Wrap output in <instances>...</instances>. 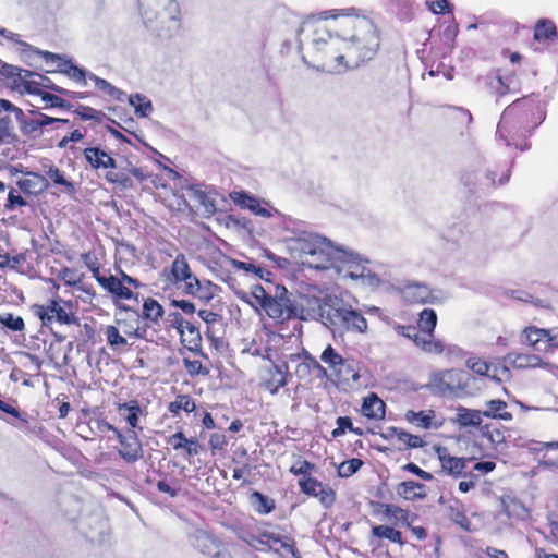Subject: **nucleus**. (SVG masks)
Instances as JSON below:
<instances>
[{
    "mask_svg": "<svg viewBox=\"0 0 558 558\" xmlns=\"http://www.w3.org/2000/svg\"><path fill=\"white\" fill-rule=\"evenodd\" d=\"M132 177L138 179L140 181L145 180V175L143 174L142 170L136 167L119 169L116 166V169H108L105 174L107 182L118 185L122 190L133 189L134 184Z\"/></svg>",
    "mask_w": 558,
    "mask_h": 558,
    "instance_id": "obj_21",
    "label": "nucleus"
},
{
    "mask_svg": "<svg viewBox=\"0 0 558 558\" xmlns=\"http://www.w3.org/2000/svg\"><path fill=\"white\" fill-rule=\"evenodd\" d=\"M288 365L271 364L265 367L259 375V387L271 395H276L280 388L288 384Z\"/></svg>",
    "mask_w": 558,
    "mask_h": 558,
    "instance_id": "obj_17",
    "label": "nucleus"
},
{
    "mask_svg": "<svg viewBox=\"0 0 558 558\" xmlns=\"http://www.w3.org/2000/svg\"><path fill=\"white\" fill-rule=\"evenodd\" d=\"M347 432L354 433L359 436L362 435V429L354 428L353 423L349 416H339L337 418V427L331 432V435L333 438H338L343 436Z\"/></svg>",
    "mask_w": 558,
    "mask_h": 558,
    "instance_id": "obj_54",
    "label": "nucleus"
},
{
    "mask_svg": "<svg viewBox=\"0 0 558 558\" xmlns=\"http://www.w3.org/2000/svg\"><path fill=\"white\" fill-rule=\"evenodd\" d=\"M104 426L107 430L113 433L116 436L120 444L118 453L126 463L132 464L143 458V445L135 430L128 429L126 432H121L114 425L108 422H105Z\"/></svg>",
    "mask_w": 558,
    "mask_h": 558,
    "instance_id": "obj_13",
    "label": "nucleus"
},
{
    "mask_svg": "<svg viewBox=\"0 0 558 558\" xmlns=\"http://www.w3.org/2000/svg\"><path fill=\"white\" fill-rule=\"evenodd\" d=\"M393 432L396 433L398 440L404 444L407 448L416 449L422 448L425 445L424 439L418 435H413L402 429L398 430L397 428H393Z\"/></svg>",
    "mask_w": 558,
    "mask_h": 558,
    "instance_id": "obj_55",
    "label": "nucleus"
},
{
    "mask_svg": "<svg viewBox=\"0 0 558 558\" xmlns=\"http://www.w3.org/2000/svg\"><path fill=\"white\" fill-rule=\"evenodd\" d=\"M180 340L183 347L191 351L195 356L207 359V354L203 351V339L199 328L193 323L190 322V324L180 333Z\"/></svg>",
    "mask_w": 558,
    "mask_h": 558,
    "instance_id": "obj_25",
    "label": "nucleus"
},
{
    "mask_svg": "<svg viewBox=\"0 0 558 558\" xmlns=\"http://www.w3.org/2000/svg\"><path fill=\"white\" fill-rule=\"evenodd\" d=\"M138 9L146 27L159 37H171L180 27L177 0H138Z\"/></svg>",
    "mask_w": 558,
    "mask_h": 558,
    "instance_id": "obj_6",
    "label": "nucleus"
},
{
    "mask_svg": "<svg viewBox=\"0 0 558 558\" xmlns=\"http://www.w3.org/2000/svg\"><path fill=\"white\" fill-rule=\"evenodd\" d=\"M48 179L58 186H61V192L66 194H74L75 193V184L74 182L66 179L64 172L60 170L56 166H51L47 172H46Z\"/></svg>",
    "mask_w": 558,
    "mask_h": 558,
    "instance_id": "obj_40",
    "label": "nucleus"
},
{
    "mask_svg": "<svg viewBox=\"0 0 558 558\" xmlns=\"http://www.w3.org/2000/svg\"><path fill=\"white\" fill-rule=\"evenodd\" d=\"M511 177V165L509 162L494 163L486 171V178L493 187L506 184Z\"/></svg>",
    "mask_w": 558,
    "mask_h": 558,
    "instance_id": "obj_36",
    "label": "nucleus"
},
{
    "mask_svg": "<svg viewBox=\"0 0 558 558\" xmlns=\"http://www.w3.org/2000/svg\"><path fill=\"white\" fill-rule=\"evenodd\" d=\"M16 140L12 119L9 116L0 117V145L11 144Z\"/></svg>",
    "mask_w": 558,
    "mask_h": 558,
    "instance_id": "obj_48",
    "label": "nucleus"
},
{
    "mask_svg": "<svg viewBox=\"0 0 558 558\" xmlns=\"http://www.w3.org/2000/svg\"><path fill=\"white\" fill-rule=\"evenodd\" d=\"M404 418L410 424L423 429L438 428L441 424L436 422V412L432 409L422 411L408 410Z\"/></svg>",
    "mask_w": 558,
    "mask_h": 558,
    "instance_id": "obj_30",
    "label": "nucleus"
},
{
    "mask_svg": "<svg viewBox=\"0 0 558 558\" xmlns=\"http://www.w3.org/2000/svg\"><path fill=\"white\" fill-rule=\"evenodd\" d=\"M0 324L12 331H23L25 328L24 319L21 316H14L12 313L0 314Z\"/></svg>",
    "mask_w": 558,
    "mask_h": 558,
    "instance_id": "obj_61",
    "label": "nucleus"
},
{
    "mask_svg": "<svg viewBox=\"0 0 558 558\" xmlns=\"http://www.w3.org/2000/svg\"><path fill=\"white\" fill-rule=\"evenodd\" d=\"M340 15L328 19H308L303 23L302 31L311 34V45L303 60L318 71H339L347 69L345 51L343 50V34L336 31L333 25Z\"/></svg>",
    "mask_w": 558,
    "mask_h": 558,
    "instance_id": "obj_1",
    "label": "nucleus"
},
{
    "mask_svg": "<svg viewBox=\"0 0 558 558\" xmlns=\"http://www.w3.org/2000/svg\"><path fill=\"white\" fill-rule=\"evenodd\" d=\"M33 52L41 57L47 64L51 65V69L47 70V72L62 73L72 81L82 85H86V78H88V74L83 68L74 64L73 61L66 56L53 53L47 50H40L37 48H34Z\"/></svg>",
    "mask_w": 558,
    "mask_h": 558,
    "instance_id": "obj_12",
    "label": "nucleus"
},
{
    "mask_svg": "<svg viewBox=\"0 0 558 558\" xmlns=\"http://www.w3.org/2000/svg\"><path fill=\"white\" fill-rule=\"evenodd\" d=\"M83 156L93 170L116 169V159L98 146L84 148Z\"/></svg>",
    "mask_w": 558,
    "mask_h": 558,
    "instance_id": "obj_24",
    "label": "nucleus"
},
{
    "mask_svg": "<svg viewBox=\"0 0 558 558\" xmlns=\"http://www.w3.org/2000/svg\"><path fill=\"white\" fill-rule=\"evenodd\" d=\"M441 470L453 478L466 477L470 475V464L474 457H456L447 448L437 449Z\"/></svg>",
    "mask_w": 558,
    "mask_h": 558,
    "instance_id": "obj_16",
    "label": "nucleus"
},
{
    "mask_svg": "<svg viewBox=\"0 0 558 558\" xmlns=\"http://www.w3.org/2000/svg\"><path fill=\"white\" fill-rule=\"evenodd\" d=\"M81 260L92 272L93 278L98 281L99 278L102 277L100 274L101 265L95 252L88 251L81 254Z\"/></svg>",
    "mask_w": 558,
    "mask_h": 558,
    "instance_id": "obj_51",
    "label": "nucleus"
},
{
    "mask_svg": "<svg viewBox=\"0 0 558 558\" xmlns=\"http://www.w3.org/2000/svg\"><path fill=\"white\" fill-rule=\"evenodd\" d=\"M242 300L256 311H264L277 324L304 318L303 306L284 286H276L275 294L271 295L263 286L255 284Z\"/></svg>",
    "mask_w": 558,
    "mask_h": 558,
    "instance_id": "obj_5",
    "label": "nucleus"
},
{
    "mask_svg": "<svg viewBox=\"0 0 558 558\" xmlns=\"http://www.w3.org/2000/svg\"><path fill=\"white\" fill-rule=\"evenodd\" d=\"M487 377L492 378L496 383H506L511 378V371L500 362L490 363V375Z\"/></svg>",
    "mask_w": 558,
    "mask_h": 558,
    "instance_id": "obj_57",
    "label": "nucleus"
},
{
    "mask_svg": "<svg viewBox=\"0 0 558 558\" xmlns=\"http://www.w3.org/2000/svg\"><path fill=\"white\" fill-rule=\"evenodd\" d=\"M343 34L347 69L357 68L375 58L380 47L379 31L368 19L342 14L333 25Z\"/></svg>",
    "mask_w": 558,
    "mask_h": 558,
    "instance_id": "obj_3",
    "label": "nucleus"
},
{
    "mask_svg": "<svg viewBox=\"0 0 558 558\" xmlns=\"http://www.w3.org/2000/svg\"><path fill=\"white\" fill-rule=\"evenodd\" d=\"M437 325V314L433 308H424L418 314L417 329L425 341H437L434 339V330Z\"/></svg>",
    "mask_w": 558,
    "mask_h": 558,
    "instance_id": "obj_32",
    "label": "nucleus"
},
{
    "mask_svg": "<svg viewBox=\"0 0 558 558\" xmlns=\"http://www.w3.org/2000/svg\"><path fill=\"white\" fill-rule=\"evenodd\" d=\"M130 104L141 117H147L153 110L150 100L141 94L132 95L130 97Z\"/></svg>",
    "mask_w": 558,
    "mask_h": 558,
    "instance_id": "obj_56",
    "label": "nucleus"
},
{
    "mask_svg": "<svg viewBox=\"0 0 558 558\" xmlns=\"http://www.w3.org/2000/svg\"><path fill=\"white\" fill-rule=\"evenodd\" d=\"M165 308L163 306L154 298H146L143 302L142 306V318L144 320L142 326H147V336L149 337V329L155 325H159L160 320L163 318Z\"/></svg>",
    "mask_w": 558,
    "mask_h": 558,
    "instance_id": "obj_27",
    "label": "nucleus"
},
{
    "mask_svg": "<svg viewBox=\"0 0 558 558\" xmlns=\"http://www.w3.org/2000/svg\"><path fill=\"white\" fill-rule=\"evenodd\" d=\"M74 116L82 121L102 122L105 113L89 106L80 105L74 111Z\"/></svg>",
    "mask_w": 558,
    "mask_h": 558,
    "instance_id": "obj_47",
    "label": "nucleus"
},
{
    "mask_svg": "<svg viewBox=\"0 0 558 558\" xmlns=\"http://www.w3.org/2000/svg\"><path fill=\"white\" fill-rule=\"evenodd\" d=\"M117 411L122 414V411H125L124 420L130 426L129 429L134 430L140 426V416L142 414V408L136 399H132L128 402H117L116 403Z\"/></svg>",
    "mask_w": 558,
    "mask_h": 558,
    "instance_id": "obj_34",
    "label": "nucleus"
},
{
    "mask_svg": "<svg viewBox=\"0 0 558 558\" xmlns=\"http://www.w3.org/2000/svg\"><path fill=\"white\" fill-rule=\"evenodd\" d=\"M320 359L324 363L328 364L333 372L338 371L339 367L345 366V360L333 349L331 344L323 351Z\"/></svg>",
    "mask_w": 558,
    "mask_h": 558,
    "instance_id": "obj_46",
    "label": "nucleus"
},
{
    "mask_svg": "<svg viewBox=\"0 0 558 558\" xmlns=\"http://www.w3.org/2000/svg\"><path fill=\"white\" fill-rule=\"evenodd\" d=\"M250 500L255 511L259 514H268L276 509L275 500L259 492H253Z\"/></svg>",
    "mask_w": 558,
    "mask_h": 558,
    "instance_id": "obj_43",
    "label": "nucleus"
},
{
    "mask_svg": "<svg viewBox=\"0 0 558 558\" xmlns=\"http://www.w3.org/2000/svg\"><path fill=\"white\" fill-rule=\"evenodd\" d=\"M363 464L364 462L359 458L345 460L341 462L338 466V476L348 478L355 474L363 466Z\"/></svg>",
    "mask_w": 558,
    "mask_h": 558,
    "instance_id": "obj_52",
    "label": "nucleus"
},
{
    "mask_svg": "<svg viewBox=\"0 0 558 558\" xmlns=\"http://www.w3.org/2000/svg\"><path fill=\"white\" fill-rule=\"evenodd\" d=\"M41 100L45 102L44 108H60V109H70L71 104L63 98H61L58 95L51 94V93H41V95H38Z\"/></svg>",
    "mask_w": 558,
    "mask_h": 558,
    "instance_id": "obj_62",
    "label": "nucleus"
},
{
    "mask_svg": "<svg viewBox=\"0 0 558 558\" xmlns=\"http://www.w3.org/2000/svg\"><path fill=\"white\" fill-rule=\"evenodd\" d=\"M250 544L255 547L259 546V549H272L275 545L279 544L282 549L293 557L296 556L298 553L292 538L287 537L282 539L279 535L267 531L260 532L257 536H252Z\"/></svg>",
    "mask_w": 558,
    "mask_h": 558,
    "instance_id": "obj_22",
    "label": "nucleus"
},
{
    "mask_svg": "<svg viewBox=\"0 0 558 558\" xmlns=\"http://www.w3.org/2000/svg\"><path fill=\"white\" fill-rule=\"evenodd\" d=\"M36 93H32V95H41V93H46V89L53 90L58 94L65 95L73 99H84L89 96L88 93H81V92H70L65 88H62L58 85H56L49 77L39 74L36 72Z\"/></svg>",
    "mask_w": 558,
    "mask_h": 558,
    "instance_id": "obj_31",
    "label": "nucleus"
},
{
    "mask_svg": "<svg viewBox=\"0 0 558 558\" xmlns=\"http://www.w3.org/2000/svg\"><path fill=\"white\" fill-rule=\"evenodd\" d=\"M486 409L482 411L483 416L498 418L504 421L512 420V413L509 412L508 404L501 399H493L486 402Z\"/></svg>",
    "mask_w": 558,
    "mask_h": 558,
    "instance_id": "obj_37",
    "label": "nucleus"
},
{
    "mask_svg": "<svg viewBox=\"0 0 558 558\" xmlns=\"http://www.w3.org/2000/svg\"><path fill=\"white\" fill-rule=\"evenodd\" d=\"M97 282L112 296L114 303L136 299L132 288L138 289L141 287V282L136 278L129 276L122 270L119 277L113 275L102 276Z\"/></svg>",
    "mask_w": 558,
    "mask_h": 558,
    "instance_id": "obj_11",
    "label": "nucleus"
},
{
    "mask_svg": "<svg viewBox=\"0 0 558 558\" xmlns=\"http://www.w3.org/2000/svg\"><path fill=\"white\" fill-rule=\"evenodd\" d=\"M195 547L210 558H232L228 546L217 536L207 532H199L195 537Z\"/></svg>",
    "mask_w": 558,
    "mask_h": 558,
    "instance_id": "obj_18",
    "label": "nucleus"
},
{
    "mask_svg": "<svg viewBox=\"0 0 558 558\" xmlns=\"http://www.w3.org/2000/svg\"><path fill=\"white\" fill-rule=\"evenodd\" d=\"M27 205V201L15 189H10L7 203L4 204V209L7 211H13Z\"/></svg>",
    "mask_w": 558,
    "mask_h": 558,
    "instance_id": "obj_64",
    "label": "nucleus"
},
{
    "mask_svg": "<svg viewBox=\"0 0 558 558\" xmlns=\"http://www.w3.org/2000/svg\"><path fill=\"white\" fill-rule=\"evenodd\" d=\"M393 329L398 335L412 340L416 347L426 353L441 354L445 351V345L441 341H425L414 325H396Z\"/></svg>",
    "mask_w": 558,
    "mask_h": 558,
    "instance_id": "obj_19",
    "label": "nucleus"
},
{
    "mask_svg": "<svg viewBox=\"0 0 558 558\" xmlns=\"http://www.w3.org/2000/svg\"><path fill=\"white\" fill-rule=\"evenodd\" d=\"M58 278L68 287H78L85 278V275L74 267H63L60 269Z\"/></svg>",
    "mask_w": 558,
    "mask_h": 558,
    "instance_id": "obj_44",
    "label": "nucleus"
},
{
    "mask_svg": "<svg viewBox=\"0 0 558 558\" xmlns=\"http://www.w3.org/2000/svg\"><path fill=\"white\" fill-rule=\"evenodd\" d=\"M299 487L300 490L307 496L314 497L316 496V493L322 486V482H319L316 477L311 476H304L301 480H299Z\"/></svg>",
    "mask_w": 558,
    "mask_h": 558,
    "instance_id": "obj_63",
    "label": "nucleus"
},
{
    "mask_svg": "<svg viewBox=\"0 0 558 558\" xmlns=\"http://www.w3.org/2000/svg\"><path fill=\"white\" fill-rule=\"evenodd\" d=\"M36 72L0 60V81L20 95L36 93Z\"/></svg>",
    "mask_w": 558,
    "mask_h": 558,
    "instance_id": "obj_9",
    "label": "nucleus"
},
{
    "mask_svg": "<svg viewBox=\"0 0 558 558\" xmlns=\"http://www.w3.org/2000/svg\"><path fill=\"white\" fill-rule=\"evenodd\" d=\"M232 199L241 207L247 208L256 215H260L263 217H266L269 215L267 209H265L260 206L257 198L246 194L245 192L235 193V195L232 197Z\"/></svg>",
    "mask_w": 558,
    "mask_h": 558,
    "instance_id": "obj_41",
    "label": "nucleus"
},
{
    "mask_svg": "<svg viewBox=\"0 0 558 558\" xmlns=\"http://www.w3.org/2000/svg\"><path fill=\"white\" fill-rule=\"evenodd\" d=\"M31 312L45 327H50L53 323L66 326L80 325L77 304L59 295L48 299L45 304H33Z\"/></svg>",
    "mask_w": 558,
    "mask_h": 558,
    "instance_id": "obj_7",
    "label": "nucleus"
},
{
    "mask_svg": "<svg viewBox=\"0 0 558 558\" xmlns=\"http://www.w3.org/2000/svg\"><path fill=\"white\" fill-rule=\"evenodd\" d=\"M2 112L12 113L19 122L20 130L24 135H36L40 130L51 123H69V119L52 118L36 110H31L36 119L26 118L24 111L8 99L0 98V114Z\"/></svg>",
    "mask_w": 558,
    "mask_h": 558,
    "instance_id": "obj_8",
    "label": "nucleus"
},
{
    "mask_svg": "<svg viewBox=\"0 0 558 558\" xmlns=\"http://www.w3.org/2000/svg\"><path fill=\"white\" fill-rule=\"evenodd\" d=\"M163 290H178L203 304H208L220 291V287L207 279H198L183 253L175 255L170 265L160 271Z\"/></svg>",
    "mask_w": 558,
    "mask_h": 558,
    "instance_id": "obj_4",
    "label": "nucleus"
},
{
    "mask_svg": "<svg viewBox=\"0 0 558 558\" xmlns=\"http://www.w3.org/2000/svg\"><path fill=\"white\" fill-rule=\"evenodd\" d=\"M197 409L195 399L187 393H178L167 405L165 417L178 418L181 413H194Z\"/></svg>",
    "mask_w": 558,
    "mask_h": 558,
    "instance_id": "obj_26",
    "label": "nucleus"
},
{
    "mask_svg": "<svg viewBox=\"0 0 558 558\" xmlns=\"http://www.w3.org/2000/svg\"><path fill=\"white\" fill-rule=\"evenodd\" d=\"M217 325H207L205 330V336L207 340L210 342V345L218 352H221L226 349L227 342L221 335H218V330L216 329Z\"/></svg>",
    "mask_w": 558,
    "mask_h": 558,
    "instance_id": "obj_60",
    "label": "nucleus"
},
{
    "mask_svg": "<svg viewBox=\"0 0 558 558\" xmlns=\"http://www.w3.org/2000/svg\"><path fill=\"white\" fill-rule=\"evenodd\" d=\"M391 523V525L379 524L375 525L371 530V536L377 539H387L391 543L403 546L405 541L403 539L402 532L397 530Z\"/></svg>",
    "mask_w": 558,
    "mask_h": 558,
    "instance_id": "obj_35",
    "label": "nucleus"
},
{
    "mask_svg": "<svg viewBox=\"0 0 558 558\" xmlns=\"http://www.w3.org/2000/svg\"><path fill=\"white\" fill-rule=\"evenodd\" d=\"M380 513L383 518L393 525L407 526L412 534L420 541L427 537V531L423 526H414L412 523L417 518L415 513H411L408 509H403L395 504H380Z\"/></svg>",
    "mask_w": 558,
    "mask_h": 558,
    "instance_id": "obj_14",
    "label": "nucleus"
},
{
    "mask_svg": "<svg viewBox=\"0 0 558 558\" xmlns=\"http://www.w3.org/2000/svg\"><path fill=\"white\" fill-rule=\"evenodd\" d=\"M106 336L107 344L113 351H120L129 345L128 338L121 333L120 329L116 325H107L102 329Z\"/></svg>",
    "mask_w": 558,
    "mask_h": 558,
    "instance_id": "obj_38",
    "label": "nucleus"
},
{
    "mask_svg": "<svg viewBox=\"0 0 558 558\" xmlns=\"http://www.w3.org/2000/svg\"><path fill=\"white\" fill-rule=\"evenodd\" d=\"M463 372L458 369H448L439 374L438 378L441 384L449 390L462 387Z\"/></svg>",
    "mask_w": 558,
    "mask_h": 558,
    "instance_id": "obj_45",
    "label": "nucleus"
},
{
    "mask_svg": "<svg viewBox=\"0 0 558 558\" xmlns=\"http://www.w3.org/2000/svg\"><path fill=\"white\" fill-rule=\"evenodd\" d=\"M533 39L538 44L548 45L558 39V28L554 21L539 19L534 24Z\"/></svg>",
    "mask_w": 558,
    "mask_h": 558,
    "instance_id": "obj_28",
    "label": "nucleus"
},
{
    "mask_svg": "<svg viewBox=\"0 0 558 558\" xmlns=\"http://www.w3.org/2000/svg\"><path fill=\"white\" fill-rule=\"evenodd\" d=\"M482 412L475 410L460 409L458 421L464 426H478L482 423Z\"/></svg>",
    "mask_w": 558,
    "mask_h": 558,
    "instance_id": "obj_58",
    "label": "nucleus"
},
{
    "mask_svg": "<svg viewBox=\"0 0 558 558\" xmlns=\"http://www.w3.org/2000/svg\"><path fill=\"white\" fill-rule=\"evenodd\" d=\"M136 326H132L126 323L125 319H116V326L122 330L123 335L130 339H144L148 340L147 326H142L138 323V318L135 319Z\"/></svg>",
    "mask_w": 558,
    "mask_h": 558,
    "instance_id": "obj_42",
    "label": "nucleus"
},
{
    "mask_svg": "<svg viewBox=\"0 0 558 558\" xmlns=\"http://www.w3.org/2000/svg\"><path fill=\"white\" fill-rule=\"evenodd\" d=\"M303 254L312 257L308 263L316 269H328L335 266L337 251L325 238L310 236L300 243Z\"/></svg>",
    "mask_w": 558,
    "mask_h": 558,
    "instance_id": "obj_10",
    "label": "nucleus"
},
{
    "mask_svg": "<svg viewBox=\"0 0 558 558\" xmlns=\"http://www.w3.org/2000/svg\"><path fill=\"white\" fill-rule=\"evenodd\" d=\"M545 111L537 99L523 97L507 106L497 125V135L508 147L530 149L533 131L542 124Z\"/></svg>",
    "mask_w": 558,
    "mask_h": 558,
    "instance_id": "obj_2",
    "label": "nucleus"
},
{
    "mask_svg": "<svg viewBox=\"0 0 558 558\" xmlns=\"http://www.w3.org/2000/svg\"><path fill=\"white\" fill-rule=\"evenodd\" d=\"M16 185L25 195H38L48 186L47 179L37 172H27L26 175L17 180Z\"/></svg>",
    "mask_w": 558,
    "mask_h": 558,
    "instance_id": "obj_29",
    "label": "nucleus"
},
{
    "mask_svg": "<svg viewBox=\"0 0 558 558\" xmlns=\"http://www.w3.org/2000/svg\"><path fill=\"white\" fill-rule=\"evenodd\" d=\"M314 497L318 498L320 505L324 508L329 509L336 502L337 494L336 490L331 488L329 485L322 483V486H319L316 496Z\"/></svg>",
    "mask_w": 558,
    "mask_h": 558,
    "instance_id": "obj_53",
    "label": "nucleus"
},
{
    "mask_svg": "<svg viewBox=\"0 0 558 558\" xmlns=\"http://www.w3.org/2000/svg\"><path fill=\"white\" fill-rule=\"evenodd\" d=\"M88 78L90 81H93L96 88L98 90H100L101 93H104L105 95H107L111 98H114V99H120L121 92L117 87L111 85L108 81H106L93 73L88 74Z\"/></svg>",
    "mask_w": 558,
    "mask_h": 558,
    "instance_id": "obj_49",
    "label": "nucleus"
},
{
    "mask_svg": "<svg viewBox=\"0 0 558 558\" xmlns=\"http://www.w3.org/2000/svg\"><path fill=\"white\" fill-rule=\"evenodd\" d=\"M397 493L407 500L422 499L425 497L424 485L414 481L401 482L397 487Z\"/></svg>",
    "mask_w": 558,
    "mask_h": 558,
    "instance_id": "obj_39",
    "label": "nucleus"
},
{
    "mask_svg": "<svg viewBox=\"0 0 558 558\" xmlns=\"http://www.w3.org/2000/svg\"><path fill=\"white\" fill-rule=\"evenodd\" d=\"M182 363L190 376H207L210 373L209 367L204 365L203 362L198 359L192 360L190 357H183Z\"/></svg>",
    "mask_w": 558,
    "mask_h": 558,
    "instance_id": "obj_50",
    "label": "nucleus"
},
{
    "mask_svg": "<svg viewBox=\"0 0 558 558\" xmlns=\"http://www.w3.org/2000/svg\"><path fill=\"white\" fill-rule=\"evenodd\" d=\"M174 451L181 452L185 459H191L199 453L202 448L196 437L187 438L182 429L179 427L174 434H171L166 439Z\"/></svg>",
    "mask_w": 558,
    "mask_h": 558,
    "instance_id": "obj_20",
    "label": "nucleus"
},
{
    "mask_svg": "<svg viewBox=\"0 0 558 558\" xmlns=\"http://www.w3.org/2000/svg\"><path fill=\"white\" fill-rule=\"evenodd\" d=\"M485 85L492 94L498 97L515 94L521 88V82L515 72L501 74L499 70L485 77Z\"/></svg>",
    "mask_w": 558,
    "mask_h": 558,
    "instance_id": "obj_15",
    "label": "nucleus"
},
{
    "mask_svg": "<svg viewBox=\"0 0 558 558\" xmlns=\"http://www.w3.org/2000/svg\"><path fill=\"white\" fill-rule=\"evenodd\" d=\"M336 317L348 331L364 333L368 328V324L364 315L352 308L340 307L336 310Z\"/></svg>",
    "mask_w": 558,
    "mask_h": 558,
    "instance_id": "obj_23",
    "label": "nucleus"
},
{
    "mask_svg": "<svg viewBox=\"0 0 558 558\" xmlns=\"http://www.w3.org/2000/svg\"><path fill=\"white\" fill-rule=\"evenodd\" d=\"M217 325H207L205 330V336L207 340L210 342V345L218 352H221L226 349L227 342L221 335H218V330L216 329Z\"/></svg>",
    "mask_w": 558,
    "mask_h": 558,
    "instance_id": "obj_59",
    "label": "nucleus"
},
{
    "mask_svg": "<svg viewBox=\"0 0 558 558\" xmlns=\"http://www.w3.org/2000/svg\"><path fill=\"white\" fill-rule=\"evenodd\" d=\"M385 402L374 392L364 398L361 412L369 420H383L385 417Z\"/></svg>",
    "mask_w": 558,
    "mask_h": 558,
    "instance_id": "obj_33",
    "label": "nucleus"
}]
</instances>
